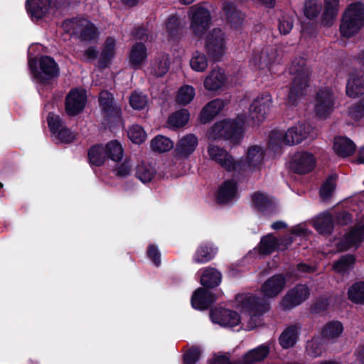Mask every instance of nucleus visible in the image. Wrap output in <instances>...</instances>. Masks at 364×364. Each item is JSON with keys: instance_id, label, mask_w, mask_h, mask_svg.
<instances>
[{"instance_id": "1", "label": "nucleus", "mask_w": 364, "mask_h": 364, "mask_svg": "<svg viewBox=\"0 0 364 364\" xmlns=\"http://www.w3.org/2000/svg\"><path fill=\"white\" fill-rule=\"evenodd\" d=\"M234 306L242 313L241 324L247 331L261 326L262 316L269 310L267 301L250 293L237 294Z\"/></svg>"}, {"instance_id": "2", "label": "nucleus", "mask_w": 364, "mask_h": 364, "mask_svg": "<svg viewBox=\"0 0 364 364\" xmlns=\"http://www.w3.org/2000/svg\"><path fill=\"white\" fill-rule=\"evenodd\" d=\"M314 129L308 123H299L291 127L284 133L279 130H273L269 136V149L274 154H280L283 146H292L301 143L308 137L314 138Z\"/></svg>"}, {"instance_id": "3", "label": "nucleus", "mask_w": 364, "mask_h": 364, "mask_svg": "<svg viewBox=\"0 0 364 364\" xmlns=\"http://www.w3.org/2000/svg\"><path fill=\"white\" fill-rule=\"evenodd\" d=\"M245 119L238 116L236 119L218 121L208 131L209 141L228 140L232 144H239L243 136L245 127Z\"/></svg>"}, {"instance_id": "4", "label": "nucleus", "mask_w": 364, "mask_h": 364, "mask_svg": "<svg viewBox=\"0 0 364 364\" xmlns=\"http://www.w3.org/2000/svg\"><path fill=\"white\" fill-rule=\"evenodd\" d=\"M290 73L294 75L291 86L287 98L289 105H295L306 93L308 87L310 71L304 59H295L289 68Z\"/></svg>"}, {"instance_id": "5", "label": "nucleus", "mask_w": 364, "mask_h": 364, "mask_svg": "<svg viewBox=\"0 0 364 364\" xmlns=\"http://www.w3.org/2000/svg\"><path fill=\"white\" fill-rule=\"evenodd\" d=\"M35 48H43L39 44H33L28 48V66L36 80L39 82L46 83L48 80L54 78L59 75V68L53 58L43 55L39 60V69L36 66L35 55L32 50Z\"/></svg>"}, {"instance_id": "6", "label": "nucleus", "mask_w": 364, "mask_h": 364, "mask_svg": "<svg viewBox=\"0 0 364 364\" xmlns=\"http://www.w3.org/2000/svg\"><path fill=\"white\" fill-rule=\"evenodd\" d=\"M364 26V4L361 2L350 4L346 9L340 25V31L344 37L356 34Z\"/></svg>"}, {"instance_id": "7", "label": "nucleus", "mask_w": 364, "mask_h": 364, "mask_svg": "<svg viewBox=\"0 0 364 364\" xmlns=\"http://www.w3.org/2000/svg\"><path fill=\"white\" fill-rule=\"evenodd\" d=\"M188 16L192 33L196 37H202L210 26L211 16L209 10L204 4H198L190 7Z\"/></svg>"}, {"instance_id": "8", "label": "nucleus", "mask_w": 364, "mask_h": 364, "mask_svg": "<svg viewBox=\"0 0 364 364\" xmlns=\"http://www.w3.org/2000/svg\"><path fill=\"white\" fill-rule=\"evenodd\" d=\"M205 49L209 57L220 60L227 53V38L220 28H213L205 38Z\"/></svg>"}, {"instance_id": "9", "label": "nucleus", "mask_w": 364, "mask_h": 364, "mask_svg": "<svg viewBox=\"0 0 364 364\" xmlns=\"http://www.w3.org/2000/svg\"><path fill=\"white\" fill-rule=\"evenodd\" d=\"M272 105V98L269 92H264L259 95L250 107L248 118L244 117L245 124L252 126L259 124L269 112Z\"/></svg>"}, {"instance_id": "10", "label": "nucleus", "mask_w": 364, "mask_h": 364, "mask_svg": "<svg viewBox=\"0 0 364 364\" xmlns=\"http://www.w3.org/2000/svg\"><path fill=\"white\" fill-rule=\"evenodd\" d=\"M279 57L277 49L272 46H266L253 50L250 65L255 70L263 71L265 74L271 72L272 65L274 63Z\"/></svg>"}, {"instance_id": "11", "label": "nucleus", "mask_w": 364, "mask_h": 364, "mask_svg": "<svg viewBox=\"0 0 364 364\" xmlns=\"http://www.w3.org/2000/svg\"><path fill=\"white\" fill-rule=\"evenodd\" d=\"M99 104L102 114L108 125L112 127V124L121 123V110L114 103L111 93L102 91L99 97Z\"/></svg>"}, {"instance_id": "12", "label": "nucleus", "mask_w": 364, "mask_h": 364, "mask_svg": "<svg viewBox=\"0 0 364 364\" xmlns=\"http://www.w3.org/2000/svg\"><path fill=\"white\" fill-rule=\"evenodd\" d=\"M264 158V151L260 146L253 145L248 148L244 163L235 161L240 164L234 171H259L262 166Z\"/></svg>"}, {"instance_id": "13", "label": "nucleus", "mask_w": 364, "mask_h": 364, "mask_svg": "<svg viewBox=\"0 0 364 364\" xmlns=\"http://www.w3.org/2000/svg\"><path fill=\"white\" fill-rule=\"evenodd\" d=\"M48 124L56 143H70L75 139V135L63 124L58 115L50 113L48 117Z\"/></svg>"}, {"instance_id": "14", "label": "nucleus", "mask_w": 364, "mask_h": 364, "mask_svg": "<svg viewBox=\"0 0 364 364\" xmlns=\"http://www.w3.org/2000/svg\"><path fill=\"white\" fill-rule=\"evenodd\" d=\"M335 97L329 88L321 89L316 93L314 109L321 118L328 117L334 109Z\"/></svg>"}, {"instance_id": "15", "label": "nucleus", "mask_w": 364, "mask_h": 364, "mask_svg": "<svg viewBox=\"0 0 364 364\" xmlns=\"http://www.w3.org/2000/svg\"><path fill=\"white\" fill-rule=\"evenodd\" d=\"M310 295V290L304 284H298L290 289L282 298L280 305L284 309H291L294 308L304 301Z\"/></svg>"}, {"instance_id": "16", "label": "nucleus", "mask_w": 364, "mask_h": 364, "mask_svg": "<svg viewBox=\"0 0 364 364\" xmlns=\"http://www.w3.org/2000/svg\"><path fill=\"white\" fill-rule=\"evenodd\" d=\"M291 243L290 236L278 240L272 234H268L261 239L257 250L260 255H267L276 250H284Z\"/></svg>"}, {"instance_id": "17", "label": "nucleus", "mask_w": 364, "mask_h": 364, "mask_svg": "<svg viewBox=\"0 0 364 364\" xmlns=\"http://www.w3.org/2000/svg\"><path fill=\"white\" fill-rule=\"evenodd\" d=\"M87 102L86 91L83 89H73L68 94L65 101V110L68 115L74 116L84 109Z\"/></svg>"}, {"instance_id": "18", "label": "nucleus", "mask_w": 364, "mask_h": 364, "mask_svg": "<svg viewBox=\"0 0 364 364\" xmlns=\"http://www.w3.org/2000/svg\"><path fill=\"white\" fill-rule=\"evenodd\" d=\"M211 321L223 327H234L241 323L242 316L237 312L222 308L211 310L210 314Z\"/></svg>"}, {"instance_id": "19", "label": "nucleus", "mask_w": 364, "mask_h": 364, "mask_svg": "<svg viewBox=\"0 0 364 364\" xmlns=\"http://www.w3.org/2000/svg\"><path fill=\"white\" fill-rule=\"evenodd\" d=\"M286 279L282 274H275L267 279L261 286L263 298L274 299L277 297L286 286Z\"/></svg>"}, {"instance_id": "20", "label": "nucleus", "mask_w": 364, "mask_h": 364, "mask_svg": "<svg viewBox=\"0 0 364 364\" xmlns=\"http://www.w3.org/2000/svg\"><path fill=\"white\" fill-rule=\"evenodd\" d=\"M208 154L211 160L217 162L228 171H234L240 166L235 164L232 156L225 149L214 144L208 145Z\"/></svg>"}, {"instance_id": "21", "label": "nucleus", "mask_w": 364, "mask_h": 364, "mask_svg": "<svg viewBox=\"0 0 364 364\" xmlns=\"http://www.w3.org/2000/svg\"><path fill=\"white\" fill-rule=\"evenodd\" d=\"M222 10L227 23L231 28L238 30L242 28L245 18L244 13L238 10L232 3L228 1L223 2Z\"/></svg>"}, {"instance_id": "22", "label": "nucleus", "mask_w": 364, "mask_h": 364, "mask_svg": "<svg viewBox=\"0 0 364 364\" xmlns=\"http://www.w3.org/2000/svg\"><path fill=\"white\" fill-rule=\"evenodd\" d=\"M315 161V157L312 154L300 151L294 155L291 162V167L296 173L304 174L314 168Z\"/></svg>"}, {"instance_id": "23", "label": "nucleus", "mask_w": 364, "mask_h": 364, "mask_svg": "<svg viewBox=\"0 0 364 364\" xmlns=\"http://www.w3.org/2000/svg\"><path fill=\"white\" fill-rule=\"evenodd\" d=\"M228 78L224 70L221 68L213 69L205 78L204 87L210 91H216L227 85Z\"/></svg>"}, {"instance_id": "24", "label": "nucleus", "mask_w": 364, "mask_h": 364, "mask_svg": "<svg viewBox=\"0 0 364 364\" xmlns=\"http://www.w3.org/2000/svg\"><path fill=\"white\" fill-rule=\"evenodd\" d=\"M75 31L79 33L82 41L92 42L98 37V33L95 25L87 19L82 18L76 21Z\"/></svg>"}, {"instance_id": "25", "label": "nucleus", "mask_w": 364, "mask_h": 364, "mask_svg": "<svg viewBox=\"0 0 364 364\" xmlns=\"http://www.w3.org/2000/svg\"><path fill=\"white\" fill-rule=\"evenodd\" d=\"M269 348V345L262 344L247 352L241 360L235 362L234 364H253L261 362L267 357Z\"/></svg>"}, {"instance_id": "26", "label": "nucleus", "mask_w": 364, "mask_h": 364, "mask_svg": "<svg viewBox=\"0 0 364 364\" xmlns=\"http://www.w3.org/2000/svg\"><path fill=\"white\" fill-rule=\"evenodd\" d=\"M215 299L216 298L210 291L198 288L192 296L191 305L196 309L203 310L207 309Z\"/></svg>"}, {"instance_id": "27", "label": "nucleus", "mask_w": 364, "mask_h": 364, "mask_svg": "<svg viewBox=\"0 0 364 364\" xmlns=\"http://www.w3.org/2000/svg\"><path fill=\"white\" fill-rule=\"evenodd\" d=\"M237 194V183L234 180H227L220 186L217 200L220 203H227L236 198Z\"/></svg>"}, {"instance_id": "28", "label": "nucleus", "mask_w": 364, "mask_h": 364, "mask_svg": "<svg viewBox=\"0 0 364 364\" xmlns=\"http://www.w3.org/2000/svg\"><path fill=\"white\" fill-rule=\"evenodd\" d=\"M364 93V74L361 72L350 75L346 85V94L350 97H357Z\"/></svg>"}, {"instance_id": "29", "label": "nucleus", "mask_w": 364, "mask_h": 364, "mask_svg": "<svg viewBox=\"0 0 364 364\" xmlns=\"http://www.w3.org/2000/svg\"><path fill=\"white\" fill-rule=\"evenodd\" d=\"M225 105V102L220 99H215L208 102L200 112V122L206 124L211 121L224 108Z\"/></svg>"}, {"instance_id": "30", "label": "nucleus", "mask_w": 364, "mask_h": 364, "mask_svg": "<svg viewBox=\"0 0 364 364\" xmlns=\"http://www.w3.org/2000/svg\"><path fill=\"white\" fill-rule=\"evenodd\" d=\"M333 149L339 156L345 158L352 155L355 151V145L352 140L345 136L334 139Z\"/></svg>"}, {"instance_id": "31", "label": "nucleus", "mask_w": 364, "mask_h": 364, "mask_svg": "<svg viewBox=\"0 0 364 364\" xmlns=\"http://www.w3.org/2000/svg\"><path fill=\"white\" fill-rule=\"evenodd\" d=\"M50 0H27L26 9L33 20L41 18L48 11Z\"/></svg>"}, {"instance_id": "32", "label": "nucleus", "mask_w": 364, "mask_h": 364, "mask_svg": "<svg viewBox=\"0 0 364 364\" xmlns=\"http://www.w3.org/2000/svg\"><path fill=\"white\" fill-rule=\"evenodd\" d=\"M147 58V50L141 43H135L131 48L129 62L132 68L139 69Z\"/></svg>"}, {"instance_id": "33", "label": "nucleus", "mask_w": 364, "mask_h": 364, "mask_svg": "<svg viewBox=\"0 0 364 364\" xmlns=\"http://www.w3.org/2000/svg\"><path fill=\"white\" fill-rule=\"evenodd\" d=\"M343 332V324L338 321L328 322L321 330L322 338L330 342H335Z\"/></svg>"}, {"instance_id": "34", "label": "nucleus", "mask_w": 364, "mask_h": 364, "mask_svg": "<svg viewBox=\"0 0 364 364\" xmlns=\"http://www.w3.org/2000/svg\"><path fill=\"white\" fill-rule=\"evenodd\" d=\"M197 145V137L190 134L183 136L178 141L176 150L178 155L186 157L194 151Z\"/></svg>"}, {"instance_id": "35", "label": "nucleus", "mask_w": 364, "mask_h": 364, "mask_svg": "<svg viewBox=\"0 0 364 364\" xmlns=\"http://www.w3.org/2000/svg\"><path fill=\"white\" fill-rule=\"evenodd\" d=\"M339 9V0H324V11L321 22L325 26L333 25Z\"/></svg>"}, {"instance_id": "36", "label": "nucleus", "mask_w": 364, "mask_h": 364, "mask_svg": "<svg viewBox=\"0 0 364 364\" xmlns=\"http://www.w3.org/2000/svg\"><path fill=\"white\" fill-rule=\"evenodd\" d=\"M364 240V223L358 225L352 230L345 235L344 245H341V250H346L357 245Z\"/></svg>"}, {"instance_id": "37", "label": "nucleus", "mask_w": 364, "mask_h": 364, "mask_svg": "<svg viewBox=\"0 0 364 364\" xmlns=\"http://www.w3.org/2000/svg\"><path fill=\"white\" fill-rule=\"evenodd\" d=\"M217 248L212 244L205 243L200 245L196 250L193 260L198 264H203L208 262L212 259L215 255Z\"/></svg>"}, {"instance_id": "38", "label": "nucleus", "mask_w": 364, "mask_h": 364, "mask_svg": "<svg viewBox=\"0 0 364 364\" xmlns=\"http://www.w3.org/2000/svg\"><path fill=\"white\" fill-rule=\"evenodd\" d=\"M170 65L169 58L167 54H159L151 62L149 70L150 73L159 77L167 73Z\"/></svg>"}, {"instance_id": "39", "label": "nucleus", "mask_w": 364, "mask_h": 364, "mask_svg": "<svg viewBox=\"0 0 364 364\" xmlns=\"http://www.w3.org/2000/svg\"><path fill=\"white\" fill-rule=\"evenodd\" d=\"M200 284L207 287H214L220 284L221 282V274L213 267H208L200 269Z\"/></svg>"}, {"instance_id": "40", "label": "nucleus", "mask_w": 364, "mask_h": 364, "mask_svg": "<svg viewBox=\"0 0 364 364\" xmlns=\"http://www.w3.org/2000/svg\"><path fill=\"white\" fill-rule=\"evenodd\" d=\"M190 113L188 109H179L168 117L166 122L167 127L173 129L182 127L188 123Z\"/></svg>"}, {"instance_id": "41", "label": "nucleus", "mask_w": 364, "mask_h": 364, "mask_svg": "<svg viewBox=\"0 0 364 364\" xmlns=\"http://www.w3.org/2000/svg\"><path fill=\"white\" fill-rule=\"evenodd\" d=\"M314 227L321 234L330 233L333 227L332 215L328 213L320 214L314 219Z\"/></svg>"}, {"instance_id": "42", "label": "nucleus", "mask_w": 364, "mask_h": 364, "mask_svg": "<svg viewBox=\"0 0 364 364\" xmlns=\"http://www.w3.org/2000/svg\"><path fill=\"white\" fill-rule=\"evenodd\" d=\"M299 328L296 326L287 328L279 337V343L284 348L293 346L298 338Z\"/></svg>"}, {"instance_id": "43", "label": "nucleus", "mask_w": 364, "mask_h": 364, "mask_svg": "<svg viewBox=\"0 0 364 364\" xmlns=\"http://www.w3.org/2000/svg\"><path fill=\"white\" fill-rule=\"evenodd\" d=\"M104 147L107 159L117 162L123 158L124 150L121 144L117 140L110 141Z\"/></svg>"}, {"instance_id": "44", "label": "nucleus", "mask_w": 364, "mask_h": 364, "mask_svg": "<svg viewBox=\"0 0 364 364\" xmlns=\"http://www.w3.org/2000/svg\"><path fill=\"white\" fill-rule=\"evenodd\" d=\"M354 262V256L352 255H346L333 263V269L338 274H345L353 269Z\"/></svg>"}, {"instance_id": "45", "label": "nucleus", "mask_w": 364, "mask_h": 364, "mask_svg": "<svg viewBox=\"0 0 364 364\" xmlns=\"http://www.w3.org/2000/svg\"><path fill=\"white\" fill-rule=\"evenodd\" d=\"M150 146L154 151L162 153L171 150L173 142L168 137L158 135L151 139Z\"/></svg>"}, {"instance_id": "46", "label": "nucleus", "mask_w": 364, "mask_h": 364, "mask_svg": "<svg viewBox=\"0 0 364 364\" xmlns=\"http://www.w3.org/2000/svg\"><path fill=\"white\" fill-rule=\"evenodd\" d=\"M88 158L92 165L100 166L103 164L107 159L104 146L96 145L92 146L88 151Z\"/></svg>"}, {"instance_id": "47", "label": "nucleus", "mask_w": 364, "mask_h": 364, "mask_svg": "<svg viewBox=\"0 0 364 364\" xmlns=\"http://www.w3.org/2000/svg\"><path fill=\"white\" fill-rule=\"evenodd\" d=\"M196 92L193 87L188 85L179 88L176 95V102L181 105L189 104L195 97Z\"/></svg>"}, {"instance_id": "48", "label": "nucleus", "mask_w": 364, "mask_h": 364, "mask_svg": "<svg viewBox=\"0 0 364 364\" xmlns=\"http://www.w3.org/2000/svg\"><path fill=\"white\" fill-rule=\"evenodd\" d=\"M348 299L355 304H364V282L353 284L348 291Z\"/></svg>"}, {"instance_id": "49", "label": "nucleus", "mask_w": 364, "mask_h": 364, "mask_svg": "<svg viewBox=\"0 0 364 364\" xmlns=\"http://www.w3.org/2000/svg\"><path fill=\"white\" fill-rule=\"evenodd\" d=\"M184 25L185 22L178 16H171L166 22V31L169 37H175Z\"/></svg>"}, {"instance_id": "50", "label": "nucleus", "mask_w": 364, "mask_h": 364, "mask_svg": "<svg viewBox=\"0 0 364 364\" xmlns=\"http://www.w3.org/2000/svg\"><path fill=\"white\" fill-rule=\"evenodd\" d=\"M155 173L154 168L149 164L142 163L136 167V176L142 183L151 181Z\"/></svg>"}, {"instance_id": "51", "label": "nucleus", "mask_w": 364, "mask_h": 364, "mask_svg": "<svg viewBox=\"0 0 364 364\" xmlns=\"http://www.w3.org/2000/svg\"><path fill=\"white\" fill-rule=\"evenodd\" d=\"M129 139L134 144H141L146 139V133L144 128L139 124L132 125L127 130Z\"/></svg>"}, {"instance_id": "52", "label": "nucleus", "mask_w": 364, "mask_h": 364, "mask_svg": "<svg viewBox=\"0 0 364 364\" xmlns=\"http://www.w3.org/2000/svg\"><path fill=\"white\" fill-rule=\"evenodd\" d=\"M252 203L254 207L261 212L265 211L272 205V201L269 197L260 192L255 193L252 196Z\"/></svg>"}, {"instance_id": "53", "label": "nucleus", "mask_w": 364, "mask_h": 364, "mask_svg": "<svg viewBox=\"0 0 364 364\" xmlns=\"http://www.w3.org/2000/svg\"><path fill=\"white\" fill-rule=\"evenodd\" d=\"M190 65L196 72H203L208 67L206 56L199 52L194 53L190 60Z\"/></svg>"}, {"instance_id": "54", "label": "nucleus", "mask_w": 364, "mask_h": 364, "mask_svg": "<svg viewBox=\"0 0 364 364\" xmlns=\"http://www.w3.org/2000/svg\"><path fill=\"white\" fill-rule=\"evenodd\" d=\"M321 9L319 0H306L304 4V13L308 18L316 17Z\"/></svg>"}, {"instance_id": "55", "label": "nucleus", "mask_w": 364, "mask_h": 364, "mask_svg": "<svg viewBox=\"0 0 364 364\" xmlns=\"http://www.w3.org/2000/svg\"><path fill=\"white\" fill-rule=\"evenodd\" d=\"M336 177L329 176L322 184L320 189V196L323 200L328 199L336 188Z\"/></svg>"}, {"instance_id": "56", "label": "nucleus", "mask_w": 364, "mask_h": 364, "mask_svg": "<svg viewBox=\"0 0 364 364\" xmlns=\"http://www.w3.org/2000/svg\"><path fill=\"white\" fill-rule=\"evenodd\" d=\"M147 102V97L137 91H134L129 97V104L134 109H143L146 106Z\"/></svg>"}, {"instance_id": "57", "label": "nucleus", "mask_w": 364, "mask_h": 364, "mask_svg": "<svg viewBox=\"0 0 364 364\" xmlns=\"http://www.w3.org/2000/svg\"><path fill=\"white\" fill-rule=\"evenodd\" d=\"M115 41L112 38H108L102 52V61L103 64L109 61L114 55Z\"/></svg>"}, {"instance_id": "58", "label": "nucleus", "mask_w": 364, "mask_h": 364, "mask_svg": "<svg viewBox=\"0 0 364 364\" xmlns=\"http://www.w3.org/2000/svg\"><path fill=\"white\" fill-rule=\"evenodd\" d=\"M293 27V19L289 15H284L279 19L278 28L280 33L288 34Z\"/></svg>"}, {"instance_id": "59", "label": "nucleus", "mask_w": 364, "mask_h": 364, "mask_svg": "<svg viewBox=\"0 0 364 364\" xmlns=\"http://www.w3.org/2000/svg\"><path fill=\"white\" fill-rule=\"evenodd\" d=\"M201 350L198 347H193L190 348L183 356L185 364H195L200 358Z\"/></svg>"}, {"instance_id": "60", "label": "nucleus", "mask_w": 364, "mask_h": 364, "mask_svg": "<svg viewBox=\"0 0 364 364\" xmlns=\"http://www.w3.org/2000/svg\"><path fill=\"white\" fill-rule=\"evenodd\" d=\"M348 114L355 121H359L364 117V98L350 109Z\"/></svg>"}, {"instance_id": "61", "label": "nucleus", "mask_w": 364, "mask_h": 364, "mask_svg": "<svg viewBox=\"0 0 364 364\" xmlns=\"http://www.w3.org/2000/svg\"><path fill=\"white\" fill-rule=\"evenodd\" d=\"M132 171V164L130 161L128 159L124 160V161L119 165L115 169L114 173L116 176L119 177H126L131 173Z\"/></svg>"}, {"instance_id": "62", "label": "nucleus", "mask_w": 364, "mask_h": 364, "mask_svg": "<svg viewBox=\"0 0 364 364\" xmlns=\"http://www.w3.org/2000/svg\"><path fill=\"white\" fill-rule=\"evenodd\" d=\"M307 353L312 357H318L322 353V348L317 341L312 340L307 343Z\"/></svg>"}, {"instance_id": "63", "label": "nucleus", "mask_w": 364, "mask_h": 364, "mask_svg": "<svg viewBox=\"0 0 364 364\" xmlns=\"http://www.w3.org/2000/svg\"><path fill=\"white\" fill-rule=\"evenodd\" d=\"M147 255L156 266L160 264V253L156 246L153 245H149L147 250Z\"/></svg>"}, {"instance_id": "64", "label": "nucleus", "mask_w": 364, "mask_h": 364, "mask_svg": "<svg viewBox=\"0 0 364 364\" xmlns=\"http://www.w3.org/2000/svg\"><path fill=\"white\" fill-rule=\"evenodd\" d=\"M309 232V230L303 224L295 226L291 229V233L295 236L305 237L308 235Z\"/></svg>"}]
</instances>
